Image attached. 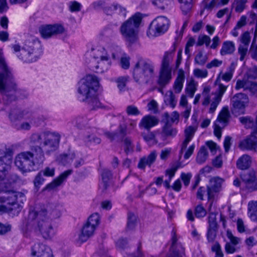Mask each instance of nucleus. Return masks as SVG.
<instances>
[{
    "mask_svg": "<svg viewBox=\"0 0 257 257\" xmlns=\"http://www.w3.org/2000/svg\"><path fill=\"white\" fill-rule=\"evenodd\" d=\"M206 145L209 148L210 152L213 154H216L217 151L219 149V147L212 141H207L206 143Z\"/></svg>",
    "mask_w": 257,
    "mask_h": 257,
    "instance_id": "64",
    "label": "nucleus"
},
{
    "mask_svg": "<svg viewBox=\"0 0 257 257\" xmlns=\"http://www.w3.org/2000/svg\"><path fill=\"white\" fill-rule=\"evenodd\" d=\"M180 167H182V166H181L180 163L172 166L170 168L166 170V176L168 177V179L172 180L177 170Z\"/></svg>",
    "mask_w": 257,
    "mask_h": 257,
    "instance_id": "52",
    "label": "nucleus"
},
{
    "mask_svg": "<svg viewBox=\"0 0 257 257\" xmlns=\"http://www.w3.org/2000/svg\"><path fill=\"white\" fill-rule=\"evenodd\" d=\"M180 4V8L184 14H187L192 9L193 0H178Z\"/></svg>",
    "mask_w": 257,
    "mask_h": 257,
    "instance_id": "41",
    "label": "nucleus"
},
{
    "mask_svg": "<svg viewBox=\"0 0 257 257\" xmlns=\"http://www.w3.org/2000/svg\"><path fill=\"white\" fill-rule=\"evenodd\" d=\"M251 163V157L247 155H243L238 159L236 166L240 170H246L250 166Z\"/></svg>",
    "mask_w": 257,
    "mask_h": 257,
    "instance_id": "34",
    "label": "nucleus"
},
{
    "mask_svg": "<svg viewBox=\"0 0 257 257\" xmlns=\"http://www.w3.org/2000/svg\"><path fill=\"white\" fill-rule=\"evenodd\" d=\"M84 102H86L90 110H95L103 107V105L98 97L97 91L93 96H90Z\"/></svg>",
    "mask_w": 257,
    "mask_h": 257,
    "instance_id": "31",
    "label": "nucleus"
},
{
    "mask_svg": "<svg viewBox=\"0 0 257 257\" xmlns=\"http://www.w3.org/2000/svg\"><path fill=\"white\" fill-rule=\"evenodd\" d=\"M223 64V61L219 60L217 59H214L210 62L208 63L206 65L207 69H210L214 67H218Z\"/></svg>",
    "mask_w": 257,
    "mask_h": 257,
    "instance_id": "61",
    "label": "nucleus"
},
{
    "mask_svg": "<svg viewBox=\"0 0 257 257\" xmlns=\"http://www.w3.org/2000/svg\"><path fill=\"white\" fill-rule=\"evenodd\" d=\"M13 152L4 144L0 145V179L4 181L8 174V169L12 163Z\"/></svg>",
    "mask_w": 257,
    "mask_h": 257,
    "instance_id": "15",
    "label": "nucleus"
},
{
    "mask_svg": "<svg viewBox=\"0 0 257 257\" xmlns=\"http://www.w3.org/2000/svg\"><path fill=\"white\" fill-rule=\"evenodd\" d=\"M216 230L217 227H211V226H208L207 237L209 241L212 242L215 239L216 235Z\"/></svg>",
    "mask_w": 257,
    "mask_h": 257,
    "instance_id": "57",
    "label": "nucleus"
},
{
    "mask_svg": "<svg viewBox=\"0 0 257 257\" xmlns=\"http://www.w3.org/2000/svg\"><path fill=\"white\" fill-rule=\"evenodd\" d=\"M211 250L215 253V257H224V254L221 250L220 245L216 242L211 247Z\"/></svg>",
    "mask_w": 257,
    "mask_h": 257,
    "instance_id": "59",
    "label": "nucleus"
},
{
    "mask_svg": "<svg viewBox=\"0 0 257 257\" xmlns=\"http://www.w3.org/2000/svg\"><path fill=\"white\" fill-rule=\"evenodd\" d=\"M165 103L171 107L174 108L177 103V99L172 90L167 91L164 96Z\"/></svg>",
    "mask_w": 257,
    "mask_h": 257,
    "instance_id": "35",
    "label": "nucleus"
},
{
    "mask_svg": "<svg viewBox=\"0 0 257 257\" xmlns=\"http://www.w3.org/2000/svg\"><path fill=\"white\" fill-rule=\"evenodd\" d=\"M208 157V152L204 146H202L198 152L196 157L197 163L201 164L205 162Z\"/></svg>",
    "mask_w": 257,
    "mask_h": 257,
    "instance_id": "43",
    "label": "nucleus"
},
{
    "mask_svg": "<svg viewBox=\"0 0 257 257\" xmlns=\"http://www.w3.org/2000/svg\"><path fill=\"white\" fill-rule=\"evenodd\" d=\"M142 20L141 13H137L124 22L120 27V32L126 43L131 46L139 39V27Z\"/></svg>",
    "mask_w": 257,
    "mask_h": 257,
    "instance_id": "7",
    "label": "nucleus"
},
{
    "mask_svg": "<svg viewBox=\"0 0 257 257\" xmlns=\"http://www.w3.org/2000/svg\"><path fill=\"white\" fill-rule=\"evenodd\" d=\"M109 9L111 11H115L116 13L124 17L126 15V9L116 3L113 4L109 7Z\"/></svg>",
    "mask_w": 257,
    "mask_h": 257,
    "instance_id": "54",
    "label": "nucleus"
},
{
    "mask_svg": "<svg viewBox=\"0 0 257 257\" xmlns=\"http://www.w3.org/2000/svg\"><path fill=\"white\" fill-rule=\"evenodd\" d=\"M121 48L114 44H111L106 45L105 47L99 46L93 49L90 53V55L93 56L94 60H109L110 55L113 59H117L118 57V53H121Z\"/></svg>",
    "mask_w": 257,
    "mask_h": 257,
    "instance_id": "12",
    "label": "nucleus"
},
{
    "mask_svg": "<svg viewBox=\"0 0 257 257\" xmlns=\"http://www.w3.org/2000/svg\"><path fill=\"white\" fill-rule=\"evenodd\" d=\"M17 85L12 70L8 66L0 49V92L9 97L12 96L16 90Z\"/></svg>",
    "mask_w": 257,
    "mask_h": 257,
    "instance_id": "6",
    "label": "nucleus"
},
{
    "mask_svg": "<svg viewBox=\"0 0 257 257\" xmlns=\"http://www.w3.org/2000/svg\"><path fill=\"white\" fill-rule=\"evenodd\" d=\"M99 86L97 78L92 75H87L78 82L76 87V96L82 102L93 96Z\"/></svg>",
    "mask_w": 257,
    "mask_h": 257,
    "instance_id": "9",
    "label": "nucleus"
},
{
    "mask_svg": "<svg viewBox=\"0 0 257 257\" xmlns=\"http://www.w3.org/2000/svg\"><path fill=\"white\" fill-rule=\"evenodd\" d=\"M73 123L77 127L81 129L86 126L87 120L85 117L78 116L73 120Z\"/></svg>",
    "mask_w": 257,
    "mask_h": 257,
    "instance_id": "55",
    "label": "nucleus"
},
{
    "mask_svg": "<svg viewBox=\"0 0 257 257\" xmlns=\"http://www.w3.org/2000/svg\"><path fill=\"white\" fill-rule=\"evenodd\" d=\"M194 213L197 218H203L207 214V210L201 204H199L195 207Z\"/></svg>",
    "mask_w": 257,
    "mask_h": 257,
    "instance_id": "49",
    "label": "nucleus"
},
{
    "mask_svg": "<svg viewBox=\"0 0 257 257\" xmlns=\"http://www.w3.org/2000/svg\"><path fill=\"white\" fill-rule=\"evenodd\" d=\"M193 74L196 78L203 79L208 76V72L206 69L195 68Z\"/></svg>",
    "mask_w": 257,
    "mask_h": 257,
    "instance_id": "50",
    "label": "nucleus"
},
{
    "mask_svg": "<svg viewBox=\"0 0 257 257\" xmlns=\"http://www.w3.org/2000/svg\"><path fill=\"white\" fill-rule=\"evenodd\" d=\"M185 77L184 74H180L177 77L174 84V89L177 93H179L183 87V83L184 82Z\"/></svg>",
    "mask_w": 257,
    "mask_h": 257,
    "instance_id": "42",
    "label": "nucleus"
},
{
    "mask_svg": "<svg viewBox=\"0 0 257 257\" xmlns=\"http://www.w3.org/2000/svg\"><path fill=\"white\" fill-rule=\"evenodd\" d=\"M224 82L225 73L221 70L215 82V84L217 87V92L215 93L214 96L212 98L211 97L212 94L210 93L211 88L209 86L205 85L203 87L201 94L196 95L193 103L194 104H197L201 97L202 105L206 107L209 106L210 104L208 112L209 113H213L220 102L225 91Z\"/></svg>",
    "mask_w": 257,
    "mask_h": 257,
    "instance_id": "3",
    "label": "nucleus"
},
{
    "mask_svg": "<svg viewBox=\"0 0 257 257\" xmlns=\"http://www.w3.org/2000/svg\"><path fill=\"white\" fill-rule=\"evenodd\" d=\"M222 183V179L219 178H214L210 180L209 186L207 188L208 199L209 201L213 198L214 193L219 191Z\"/></svg>",
    "mask_w": 257,
    "mask_h": 257,
    "instance_id": "28",
    "label": "nucleus"
},
{
    "mask_svg": "<svg viewBox=\"0 0 257 257\" xmlns=\"http://www.w3.org/2000/svg\"><path fill=\"white\" fill-rule=\"evenodd\" d=\"M90 67L93 71L97 73H103L107 71L111 65L110 59L109 60H97L91 62Z\"/></svg>",
    "mask_w": 257,
    "mask_h": 257,
    "instance_id": "26",
    "label": "nucleus"
},
{
    "mask_svg": "<svg viewBox=\"0 0 257 257\" xmlns=\"http://www.w3.org/2000/svg\"><path fill=\"white\" fill-rule=\"evenodd\" d=\"M155 75L154 63L149 59L139 58L134 65L133 71L135 81L140 84H147L152 81Z\"/></svg>",
    "mask_w": 257,
    "mask_h": 257,
    "instance_id": "8",
    "label": "nucleus"
},
{
    "mask_svg": "<svg viewBox=\"0 0 257 257\" xmlns=\"http://www.w3.org/2000/svg\"><path fill=\"white\" fill-rule=\"evenodd\" d=\"M10 119L12 121L19 120H26L19 126L20 130L29 131L33 125H38L40 124L39 118L31 111L28 109L15 108L11 110L9 114Z\"/></svg>",
    "mask_w": 257,
    "mask_h": 257,
    "instance_id": "10",
    "label": "nucleus"
},
{
    "mask_svg": "<svg viewBox=\"0 0 257 257\" xmlns=\"http://www.w3.org/2000/svg\"><path fill=\"white\" fill-rule=\"evenodd\" d=\"M126 112L128 115H138L140 114V111L138 108L133 105H130L126 107Z\"/></svg>",
    "mask_w": 257,
    "mask_h": 257,
    "instance_id": "60",
    "label": "nucleus"
},
{
    "mask_svg": "<svg viewBox=\"0 0 257 257\" xmlns=\"http://www.w3.org/2000/svg\"><path fill=\"white\" fill-rule=\"evenodd\" d=\"M235 88L237 90L240 88L248 90L257 97V83L247 79L245 77H244L242 80L237 81Z\"/></svg>",
    "mask_w": 257,
    "mask_h": 257,
    "instance_id": "22",
    "label": "nucleus"
},
{
    "mask_svg": "<svg viewBox=\"0 0 257 257\" xmlns=\"http://www.w3.org/2000/svg\"><path fill=\"white\" fill-rule=\"evenodd\" d=\"M27 229L40 233L46 239H50L54 235L51 219L48 216L47 210L44 208L30 211Z\"/></svg>",
    "mask_w": 257,
    "mask_h": 257,
    "instance_id": "4",
    "label": "nucleus"
},
{
    "mask_svg": "<svg viewBox=\"0 0 257 257\" xmlns=\"http://www.w3.org/2000/svg\"><path fill=\"white\" fill-rule=\"evenodd\" d=\"M254 133V130L245 140L241 141L239 144V147L243 150H255L257 149V137Z\"/></svg>",
    "mask_w": 257,
    "mask_h": 257,
    "instance_id": "25",
    "label": "nucleus"
},
{
    "mask_svg": "<svg viewBox=\"0 0 257 257\" xmlns=\"http://www.w3.org/2000/svg\"><path fill=\"white\" fill-rule=\"evenodd\" d=\"M207 57L202 52H199L195 56L194 62L200 66H203L206 63Z\"/></svg>",
    "mask_w": 257,
    "mask_h": 257,
    "instance_id": "51",
    "label": "nucleus"
},
{
    "mask_svg": "<svg viewBox=\"0 0 257 257\" xmlns=\"http://www.w3.org/2000/svg\"><path fill=\"white\" fill-rule=\"evenodd\" d=\"M12 49L20 60L28 63L37 61L43 53L41 42L34 38L26 40L22 47L18 44L14 45Z\"/></svg>",
    "mask_w": 257,
    "mask_h": 257,
    "instance_id": "5",
    "label": "nucleus"
},
{
    "mask_svg": "<svg viewBox=\"0 0 257 257\" xmlns=\"http://www.w3.org/2000/svg\"><path fill=\"white\" fill-rule=\"evenodd\" d=\"M0 175H2L1 172ZM6 179V178L2 181L0 179V193L7 194V196H0V203H6V204H0V212L8 213L12 216H17L23 208L21 204L26 201L25 195L21 192L9 189Z\"/></svg>",
    "mask_w": 257,
    "mask_h": 257,
    "instance_id": "2",
    "label": "nucleus"
},
{
    "mask_svg": "<svg viewBox=\"0 0 257 257\" xmlns=\"http://www.w3.org/2000/svg\"><path fill=\"white\" fill-rule=\"evenodd\" d=\"M100 217L98 213L91 214L88 218L87 222L83 225L81 232L79 235L78 239L82 242H85L91 236L99 223Z\"/></svg>",
    "mask_w": 257,
    "mask_h": 257,
    "instance_id": "13",
    "label": "nucleus"
},
{
    "mask_svg": "<svg viewBox=\"0 0 257 257\" xmlns=\"http://www.w3.org/2000/svg\"><path fill=\"white\" fill-rule=\"evenodd\" d=\"M39 32L42 37L45 39L65 33L64 27L60 24L46 25L42 26L39 28Z\"/></svg>",
    "mask_w": 257,
    "mask_h": 257,
    "instance_id": "16",
    "label": "nucleus"
},
{
    "mask_svg": "<svg viewBox=\"0 0 257 257\" xmlns=\"http://www.w3.org/2000/svg\"><path fill=\"white\" fill-rule=\"evenodd\" d=\"M144 140L150 146L156 145L158 143V141L156 138L154 132H149L147 133H143L142 134Z\"/></svg>",
    "mask_w": 257,
    "mask_h": 257,
    "instance_id": "39",
    "label": "nucleus"
},
{
    "mask_svg": "<svg viewBox=\"0 0 257 257\" xmlns=\"http://www.w3.org/2000/svg\"><path fill=\"white\" fill-rule=\"evenodd\" d=\"M12 229V225L9 223L3 224L0 223V235H5L10 232Z\"/></svg>",
    "mask_w": 257,
    "mask_h": 257,
    "instance_id": "62",
    "label": "nucleus"
},
{
    "mask_svg": "<svg viewBox=\"0 0 257 257\" xmlns=\"http://www.w3.org/2000/svg\"><path fill=\"white\" fill-rule=\"evenodd\" d=\"M227 236L230 240V243H226V252L228 253H233L236 250V246L240 241V238L234 236L232 232L227 231Z\"/></svg>",
    "mask_w": 257,
    "mask_h": 257,
    "instance_id": "30",
    "label": "nucleus"
},
{
    "mask_svg": "<svg viewBox=\"0 0 257 257\" xmlns=\"http://www.w3.org/2000/svg\"><path fill=\"white\" fill-rule=\"evenodd\" d=\"M157 153L156 151H152L148 156L140 159L138 166L140 169H144L148 166L150 167L156 160Z\"/></svg>",
    "mask_w": 257,
    "mask_h": 257,
    "instance_id": "29",
    "label": "nucleus"
},
{
    "mask_svg": "<svg viewBox=\"0 0 257 257\" xmlns=\"http://www.w3.org/2000/svg\"><path fill=\"white\" fill-rule=\"evenodd\" d=\"M119 56L117 59H118L119 57L120 58V65L121 67L124 69H127L130 67V58L125 54L122 50L121 53H118Z\"/></svg>",
    "mask_w": 257,
    "mask_h": 257,
    "instance_id": "48",
    "label": "nucleus"
},
{
    "mask_svg": "<svg viewBox=\"0 0 257 257\" xmlns=\"http://www.w3.org/2000/svg\"><path fill=\"white\" fill-rule=\"evenodd\" d=\"M123 147L124 152L126 154L133 152L134 146L130 138L126 137L123 139Z\"/></svg>",
    "mask_w": 257,
    "mask_h": 257,
    "instance_id": "46",
    "label": "nucleus"
},
{
    "mask_svg": "<svg viewBox=\"0 0 257 257\" xmlns=\"http://www.w3.org/2000/svg\"><path fill=\"white\" fill-rule=\"evenodd\" d=\"M224 127L225 107H223L213 125L214 134L218 139L221 138L222 132Z\"/></svg>",
    "mask_w": 257,
    "mask_h": 257,
    "instance_id": "21",
    "label": "nucleus"
},
{
    "mask_svg": "<svg viewBox=\"0 0 257 257\" xmlns=\"http://www.w3.org/2000/svg\"><path fill=\"white\" fill-rule=\"evenodd\" d=\"M82 140L85 145L88 147L98 145L101 143V139L94 134H86Z\"/></svg>",
    "mask_w": 257,
    "mask_h": 257,
    "instance_id": "37",
    "label": "nucleus"
},
{
    "mask_svg": "<svg viewBox=\"0 0 257 257\" xmlns=\"http://www.w3.org/2000/svg\"><path fill=\"white\" fill-rule=\"evenodd\" d=\"M198 84L194 80H191L185 88L186 93L191 98H192L197 90Z\"/></svg>",
    "mask_w": 257,
    "mask_h": 257,
    "instance_id": "44",
    "label": "nucleus"
},
{
    "mask_svg": "<svg viewBox=\"0 0 257 257\" xmlns=\"http://www.w3.org/2000/svg\"><path fill=\"white\" fill-rule=\"evenodd\" d=\"M210 41L211 40L209 36L207 35L199 36L196 44L197 46H200L205 44L206 46H208Z\"/></svg>",
    "mask_w": 257,
    "mask_h": 257,
    "instance_id": "56",
    "label": "nucleus"
},
{
    "mask_svg": "<svg viewBox=\"0 0 257 257\" xmlns=\"http://www.w3.org/2000/svg\"><path fill=\"white\" fill-rule=\"evenodd\" d=\"M212 204V202L210 203L209 207H208V209L209 212V216L208 217V223L209 224L208 226H211V227H217V223L216 221V214L210 212Z\"/></svg>",
    "mask_w": 257,
    "mask_h": 257,
    "instance_id": "53",
    "label": "nucleus"
},
{
    "mask_svg": "<svg viewBox=\"0 0 257 257\" xmlns=\"http://www.w3.org/2000/svg\"><path fill=\"white\" fill-rule=\"evenodd\" d=\"M240 122L247 128H253L254 130L255 124L253 119L249 116H242L239 118Z\"/></svg>",
    "mask_w": 257,
    "mask_h": 257,
    "instance_id": "47",
    "label": "nucleus"
},
{
    "mask_svg": "<svg viewBox=\"0 0 257 257\" xmlns=\"http://www.w3.org/2000/svg\"><path fill=\"white\" fill-rule=\"evenodd\" d=\"M169 27V20L165 16L156 18L150 25L147 36L150 38L158 36L167 31Z\"/></svg>",
    "mask_w": 257,
    "mask_h": 257,
    "instance_id": "14",
    "label": "nucleus"
},
{
    "mask_svg": "<svg viewBox=\"0 0 257 257\" xmlns=\"http://www.w3.org/2000/svg\"><path fill=\"white\" fill-rule=\"evenodd\" d=\"M177 131L171 126L168 123H166L162 128L161 135L163 137H174L176 135Z\"/></svg>",
    "mask_w": 257,
    "mask_h": 257,
    "instance_id": "40",
    "label": "nucleus"
},
{
    "mask_svg": "<svg viewBox=\"0 0 257 257\" xmlns=\"http://www.w3.org/2000/svg\"><path fill=\"white\" fill-rule=\"evenodd\" d=\"M251 37L248 32L246 31L243 33L240 37V41L241 44L238 48V53L240 55V60H243L246 55L248 47L250 42Z\"/></svg>",
    "mask_w": 257,
    "mask_h": 257,
    "instance_id": "23",
    "label": "nucleus"
},
{
    "mask_svg": "<svg viewBox=\"0 0 257 257\" xmlns=\"http://www.w3.org/2000/svg\"><path fill=\"white\" fill-rule=\"evenodd\" d=\"M159 120L158 118L152 115H146L141 119L139 126L141 129H145L149 131L151 128L157 125Z\"/></svg>",
    "mask_w": 257,
    "mask_h": 257,
    "instance_id": "24",
    "label": "nucleus"
},
{
    "mask_svg": "<svg viewBox=\"0 0 257 257\" xmlns=\"http://www.w3.org/2000/svg\"><path fill=\"white\" fill-rule=\"evenodd\" d=\"M32 257H53L50 248L42 243H36L31 248Z\"/></svg>",
    "mask_w": 257,
    "mask_h": 257,
    "instance_id": "19",
    "label": "nucleus"
},
{
    "mask_svg": "<svg viewBox=\"0 0 257 257\" xmlns=\"http://www.w3.org/2000/svg\"><path fill=\"white\" fill-rule=\"evenodd\" d=\"M72 173V170H69L64 172L56 178L53 181L47 186V188L53 189L60 186Z\"/></svg>",
    "mask_w": 257,
    "mask_h": 257,
    "instance_id": "32",
    "label": "nucleus"
},
{
    "mask_svg": "<svg viewBox=\"0 0 257 257\" xmlns=\"http://www.w3.org/2000/svg\"><path fill=\"white\" fill-rule=\"evenodd\" d=\"M178 42L175 41L170 49L165 52L163 57L161 69L158 83L161 86L168 84L172 79L171 69L170 64L175 55L176 48Z\"/></svg>",
    "mask_w": 257,
    "mask_h": 257,
    "instance_id": "11",
    "label": "nucleus"
},
{
    "mask_svg": "<svg viewBox=\"0 0 257 257\" xmlns=\"http://www.w3.org/2000/svg\"><path fill=\"white\" fill-rule=\"evenodd\" d=\"M241 179L244 183V187L253 191L257 190V177L254 172H244L241 174Z\"/></svg>",
    "mask_w": 257,
    "mask_h": 257,
    "instance_id": "20",
    "label": "nucleus"
},
{
    "mask_svg": "<svg viewBox=\"0 0 257 257\" xmlns=\"http://www.w3.org/2000/svg\"><path fill=\"white\" fill-rule=\"evenodd\" d=\"M128 220L127 224V227L130 229H133L136 224L137 218L135 214L132 213H129L128 214Z\"/></svg>",
    "mask_w": 257,
    "mask_h": 257,
    "instance_id": "58",
    "label": "nucleus"
},
{
    "mask_svg": "<svg viewBox=\"0 0 257 257\" xmlns=\"http://www.w3.org/2000/svg\"><path fill=\"white\" fill-rule=\"evenodd\" d=\"M152 2L157 8L166 11L171 10L174 5V0H152Z\"/></svg>",
    "mask_w": 257,
    "mask_h": 257,
    "instance_id": "33",
    "label": "nucleus"
},
{
    "mask_svg": "<svg viewBox=\"0 0 257 257\" xmlns=\"http://www.w3.org/2000/svg\"><path fill=\"white\" fill-rule=\"evenodd\" d=\"M129 76H124L118 77L115 80L117 83V88L120 91H124L126 86V83L128 81Z\"/></svg>",
    "mask_w": 257,
    "mask_h": 257,
    "instance_id": "45",
    "label": "nucleus"
},
{
    "mask_svg": "<svg viewBox=\"0 0 257 257\" xmlns=\"http://www.w3.org/2000/svg\"><path fill=\"white\" fill-rule=\"evenodd\" d=\"M112 174L111 172L107 169H103L101 173L102 182L100 185V188H102L103 191L107 189L109 185V181L111 178Z\"/></svg>",
    "mask_w": 257,
    "mask_h": 257,
    "instance_id": "36",
    "label": "nucleus"
},
{
    "mask_svg": "<svg viewBox=\"0 0 257 257\" xmlns=\"http://www.w3.org/2000/svg\"><path fill=\"white\" fill-rule=\"evenodd\" d=\"M248 214L253 221H257V201H251L248 203Z\"/></svg>",
    "mask_w": 257,
    "mask_h": 257,
    "instance_id": "38",
    "label": "nucleus"
},
{
    "mask_svg": "<svg viewBox=\"0 0 257 257\" xmlns=\"http://www.w3.org/2000/svg\"><path fill=\"white\" fill-rule=\"evenodd\" d=\"M247 101V95L242 93L236 94L231 99V102L234 109L238 110L244 108L245 104Z\"/></svg>",
    "mask_w": 257,
    "mask_h": 257,
    "instance_id": "27",
    "label": "nucleus"
},
{
    "mask_svg": "<svg viewBox=\"0 0 257 257\" xmlns=\"http://www.w3.org/2000/svg\"><path fill=\"white\" fill-rule=\"evenodd\" d=\"M244 77H246V78L248 80H249V78L250 79H255L257 78V67H253L252 68L250 69L246 75L244 76Z\"/></svg>",
    "mask_w": 257,
    "mask_h": 257,
    "instance_id": "63",
    "label": "nucleus"
},
{
    "mask_svg": "<svg viewBox=\"0 0 257 257\" xmlns=\"http://www.w3.org/2000/svg\"><path fill=\"white\" fill-rule=\"evenodd\" d=\"M61 136L56 132H42L33 134L30 143L39 144L31 147L30 150L18 154L15 157V164L22 173L35 171L43 164L44 154L50 155L58 148Z\"/></svg>",
    "mask_w": 257,
    "mask_h": 257,
    "instance_id": "1",
    "label": "nucleus"
},
{
    "mask_svg": "<svg viewBox=\"0 0 257 257\" xmlns=\"http://www.w3.org/2000/svg\"><path fill=\"white\" fill-rule=\"evenodd\" d=\"M171 254L166 257H183L185 248L180 242L178 241L176 232H172V245L170 248Z\"/></svg>",
    "mask_w": 257,
    "mask_h": 257,
    "instance_id": "18",
    "label": "nucleus"
},
{
    "mask_svg": "<svg viewBox=\"0 0 257 257\" xmlns=\"http://www.w3.org/2000/svg\"><path fill=\"white\" fill-rule=\"evenodd\" d=\"M198 128V124L196 122L192 125L187 126L184 130V139L181 146V150L179 153L180 158L182 155L183 151L185 150L189 142L193 138Z\"/></svg>",
    "mask_w": 257,
    "mask_h": 257,
    "instance_id": "17",
    "label": "nucleus"
}]
</instances>
